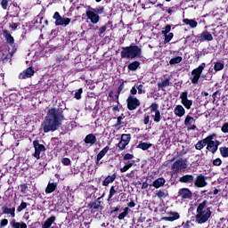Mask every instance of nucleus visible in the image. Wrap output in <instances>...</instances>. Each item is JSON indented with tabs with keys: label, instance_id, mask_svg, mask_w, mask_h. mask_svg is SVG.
<instances>
[{
	"label": "nucleus",
	"instance_id": "f03ea898",
	"mask_svg": "<svg viewBox=\"0 0 228 228\" xmlns=\"http://www.w3.org/2000/svg\"><path fill=\"white\" fill-rule=\"evenodd\" d=\"M211 218V209L208 208V201L204 200L197 208V224H206Z\"/></svg>",
	"mask_w": 228,
	"mask_h": 228
},
{
	"label": "nucleus",
	"instance_id": "4d7b16f0",
	"mask_svg": "<svg viewBox=\"0 0 228 228\" xmlns=\"http://www.w3.org/2000/svg\"><path fill=\"white\" fill-rule=\"evenodd\" d=\"M133 158H134V157L133 156V154H129V153H127V154H126V155L124 156L125 161H127V160H129V159H133Z\"/></svg>",
	"mask_w": 228,
	"mask_h": 228
},
{
	"label": "nucleus",
	"instance_id": "72a5a7b5",
	"mask_svg": "<svg viewBox=\"0 0 228 228\" xmlns=\"http://www.w3.org/2000/svg\"><path fill=\"white\" fill-rule=\"evenodd\" d=\"M127 215H129V208H125L124 211L118 215V220H124Z\"/></svg>",
	"mask_w": 228,
	"mask_h": 228
},
{
	"label": "nucleus",
	"instance_id": "ddd939ff",
	"mask_svg": "<svg viewBox=\"0 0 228 228\" xmlns=\"http://www.w3.org/2000/svg\"><path fill=\"white\" fill-rule=\"evenodd\" d=\"M194 185L197 188H206L208 186V182H206V176L204 175H200L196 177Z\"/></svg>",
	"mask_w": 228,
	"mask_h": 228
},
{
	"label": "nucleus",
	"instance_id": "39448f33",
	"mask_svg": "<svg viewBox=\"0 0 228 228\" xmlns=\"http://www.w3.org/2000/svg\"><path fill=\"white\" fill-rule=\"evenodd\" d=\"M205 68L206 63H201L198 68L191 71L192 77H191V80L192 85H197L199 83V79H200V76H202V72L204 71Z\"/></svg>",
	"mask_w": 228,
	"mask_h": 228
},
{
	"label": "nucleus",
	"instance_id": "aec40b11",
	"mask_svg": "<svg viewBox=\"0 0 228 228\" xmlns=\"http://www.w3.org/2000/svg\"><path fill=\"white\" fill-rule=\"evenodd\" d=\"M108 151H110V146H106L98 153L96 159V165H99V161H101L102 158L106 156V154H108Z\"/></svg>",
	"mask_w": 228,
	"mask_h": 228
},
{
	"label": "nucleus",
	"instance_id": "c9c22d12",
	"mask_svg": "<svg viewBox=\"0 0 228 228\" xmlns=\"http://www.w3.org/2000/svg\"><path fill=\"white\" fill-rule=\"evenodd\" d=\"M167 86H170V79L168 78L158 84L159 88H167Z\"/></svg>",
	"mask_w": 228,
	"mask_h": 228
},
{
	"label": "nucleus",
	"instance_id": "58836bf2",
	"mask_svg": "<svg viewBox=\"0 0 228 228\" xmlns=\"http://www.w3.org/2000/svg\"><path fill=\"white\" fill-rule=\"evenodd\" d=\"M214 70H216V72H219V70H224V63L223 62H216L214 65Z\"/></svg>",
	"mask_w": 228,
	"mask_h": 228
},
{
	"label": "nucleus",
	"instance_id": "7ed1b4c3",
	"mask_svg": "<svg viewBox=\"0 0 228 228\" xmlns=\"http://www.w3.org/2000/svg\"><path fill=\"white\" fill-rule=\"evenodd\" d=\"M121 58L126 60H134V58H142V48L138 45H130L122 48Z\"/></svg>",
	"mask_w": 228,
	"mask_h": 228
},
{
	"label": "nucleus",
	"instance_id": "0e129e2a",
	"mask_svg": "<svg viewBox=\"0 0 228 228\" xmlns=\"http://www.w3.org/2000/svg\"><path fill=\"white\" fill-rule=\"evenodd\" d=\"M151 120V117L148 115L144 117L143 122L145 125L149 124V121Z\"/></svg>",
	"mask_w": 228,
	"mask_h": 228
},
{
	"label": "nucleus",
	"instance_id": "774afa93",
	"mask_svg": "<svg viewBox=\"0 0 228 228\" xmlns=\"http://www.w3.org/2000/svg\"><path fill=\"white\" fill-rule=\"evenodd\" d=\"M134 206H136V204L134 203V201H130L128 203V208H134Z\"/></svg>",
	"mask_w": 228,
	"mask_h": 228
},
{
	"label": "nucleus",
	"instance_id": "f704fd0d",
	"mask_svg": "<svg viewBox=\"0 0 228 228\" xmlns=\"http://www.w3.org/2000/svg\"><path fill=\"white\" fill-rule=\"evenodd\" d=\"M156 195L159 199H167V197H168V192L167 191L160 190V191H158Z\"/></svg>",
	"mask_w": 228,
	"mask_h": 228
},
{
	"label": "nucleus",
	"instance_id": "4c0bfd02",
	"mask_svg": "<svg viewBox=\"0 0 228 228\" xmlns=\"http://www.w3.org/2000/svg\"><path fill=\"white\" fill-rule=\"evenodd\" d=\"M140 67V62L135 61L128 65L129 70H136Z\"/></svg>",
	"mask_w": 228,
	"mask_h": 228
},
{
	"label": "nucleus",
	"instance_id": "2f4dec72",
	"mask_svg": "<svg viewBox=\"0 0 228 228\" xmlns=\"http://www.w3.org/2000/svg\"><path fill=\"white\" fill-rule=\"evenodd\" d=\"M56 183H49L46 189H45V193H53V191H54V190H56Z\"/></svg>",
	"mask_w": 228,
	"mask_h": 228
},
{
	"label": "nucleus",
	"instance_id": "9d476101",
	"mask_svg": "<svg viewBox=\"0 0 228 228\" xmlns=\"http://www.w3.org/2000/svg\"><path fill=\"white\" fill-rule=\"evenodd\" d=\"M86 17L92 22V24H97L99 22L101 17L97 12H95V9H89L86 11Z\"/></svg>",
	"mask_w": 228,
	"mask_h": 228
},
{
	"label": "nucleus",
	"instance_id": "8fccbe9b",
	"mask_svg": "<svg viewBox=\"0 0 228 228\" xmlns=\"http://www.w3.org/2000/svg\"><path fill=\"white\" fill-rule=\"evenodd\" d=\"M61 163L64 164L65 167H69V165H70V159L64 158V159H62Z\"/></svg>",
	"mask_w": 228,
	"mask_h": 228
},
{
	"label": "nucleus",
	"instance_id": "a878e982",
	"mask_svg": "<svg viewBox=\"0 0 228 228\" xmlns=\"http://www.w3.org/2000/svg\"><path fill=\"white\" fill-rule=\"evenodd\" d=\"M184 24L187 26H190V28H197L199 26V23L195 20H190V19H183Z\"/></svg>",
	"mask_w": 228,
	"mask_h": 228
},
{
	"label": "nucleus",
	"instance_id": "bb28decb",
	"mask_svg": "<svg viewBox=\"0 0 228 228\" xmlns=\"http://www.w3.org/2000/svg\"><path fill=\"white\" fill-rule=\"evenodd\" d=\"M11 225L12 228H28V224H26V223H18L15 220L11 222Z\"/></svg>",
	"mask_w": 228,
	"mask_h": 228
},
{
	"label": "nucleus",
	"instance_id": "423d86ee",
	"mask_svg": "<svg viewBox=\"0 0 228 228\" xmlns=\"http://www.w3.org/2000/svg\"><path fill=\"white\" fill-rule=\"evenodd\" d=\"M186 168H188V164H186V161L183 160V159L176 160L172 165V170L175 174H177L178 172H181L183 170H186Z\"/></svg>",
	"mask_w": 228,
	"mask_h": 228
},
{
	"label": "nucleus",
	"instance_id": "bf43d9fd",
	"mask_svg": "<svg viewBox=\"0 0 228 228\" xmlns=\"http://www.w3.org/2000/svg\"><path fill=\"white\" fill-rule=\"evenodd\" d=\"M19 27V23H11L10 24V28L11 29H12V31H15V29H17V28Z\"/></svg>",
	"mask_w": 228,
	"mask_h": 228
},
{
	"label": "nucleus",
	"instance_id": "13d9d810",
	"mask_svg": "<svg viewBox=\"0 0 228 228\" xmlns=\"http://www.w3.org/2000/svg\"><path fill=\"white\" fill-rule=\"evenodd\" d=\"M139 95H142L143 94V85H139L137 87Z\"/></svg>",
	"mask_w": 228,
	"mask_h": 228
},
{
	"label": "nucleus",
	"instance_id": "338daca9",
	"mask_svg": "<svg viewBox=\"0 0 228 228\" xmlns=\"http://www.w3.org/2000/svg\"><path fill=\"white\" fill-rule=\"evenodd\" d=\"M149 188V183L147 182H143L142 185V190H147Z\"/></svg>",
	"mask_w": 228,
	"mask_h": 228
},
{
	"label": "nucleus",
	"instance_id": "393cba45",
	"mask_svg": "<svg viewBox=\"0 0 228 228\" xmlns=\"http://www.w3.org/2000/svg\"><path fill=\"white\" fill-rule=\"evenodd\" d=\"M56 220V216H51L48 218L43 224L42 228H51L54 221Z\"/></svg>",
	"mask_w": 228,
	"mask_h": 228
},
{
	"label": "nucleus",
	"instance_id": "09e8293b",
	"mask_svg": "<svg viewBox=\"0 0 228 228\" xmlns=\"http://www.w3.org/2000/svg\"><path fill=\"white\" fill-rule=\"evenodd\" d=\"M213 165H214V167H220V165H222V159H214Z\"/></svg>",
	"mask_w": 228,
	"mask_h": 228
},
{
	"label": "nucleus",
	"instance_id": "603ef678",
	"mask_svg": "<svg viewBox=\"0 0 228 228\" xmlns=\"http://www.w3.org/2000/svg\"><path fill=\"white\" fill-rule=\"evenodd\" d=\"M130 94L131 95H136V94H138V89L135 86L132 87V89L130 90Z\"/></svg>",
	"mask_w": 228,
	"mask_h": 228
},
{
	"label": "nucleus",
	"instance_id": "864d4df0",
	"mask_svg": "<svg viewBox=\"0 0 228 228\" xmlns=\"http://www.w3.org/2000/svg\"><path fill=\"white\" fill-rule=\"evenodd\" d=\"M223 133H228V123H224L221 128Z\"/></svg>",
	"mask_w": 228,
	"mask_h": 228
},
{
	"label": "nucleus",
	"instance_id": "20e7f679",
	"mask_svg": "<svg viewBox=\"0 0 228 228\" xmlns=\"http://www.w3.org/2000/svg\"><path fill=\"white\" fill-rule=\"evenodd\" d=\"M215 138H216V134H213L211 135H208V137H206V141L207 142V149L209 152H212V154H215V152H216L218 151V146L220 145V141H213L215 140Z\"/></svg>",
	"mask_w": 228,
	"mask_h": 228
},
{
	"label": "nucleus",
	"instance_id": "7c9ffc66",
	"mask_svg": "<svg viewBox=\"0 0 228 228\" xmlns=\"http://www.w3.org/2000/svg\"><path fill=\"white\" fill-rule=\"evenodd\" d=\"M133 165H134V161L127 162L123 167L120 168V173L124 174V173L127 172V170H129V168H131V167H133Z\"/></svg>",
	"mask_w": 228,
	"mask_h": 228
},
{
	"label": "nucleus",
	"instance_id": "c85d7f7f",
	"mask_svg": "<svg viewBox=\"0 0 228 228\" xmlns=\"http://www.w3.org/2000/svg\"><path fill=\"white\" fill-rule=\"evenodd\" d=\"M152 147V143L149 142H140L137 145V149H142V151H148V149H151Z\"/></svg>",
	"mask_w": 228,
	"mask_h": 228
},
{
	"label": "nucleus",
	"instance_id": "a19ab883",
	"mask_svg": "<svg viewBox=\"0 0 228 228\" xmlns=\"http://www.w3.org/2000/svg\"><path fill=\"white\" fill-rule=\"evenodd\" d=\"M219 151L223 158H228V147H221Z\"/></svg>",
	"mask_w": 228,
	"mask_h": 228
},
{
	"label": "nucleus",
	"instance_id": "c756f323",
	"mask_svg": "<svg viewBox=\"0 0 228 228\" xmlns=\"http://www.w3.org/2000/svg\"><path fill=\"white\" fill-rule=\"evenodd\" d=\"M207 145V141L206 138L199 141L196 145H195V149H197V151H202V149H204V147H206Z\"/></svg>",
	"mask_w": 228,
	"mask_h": 228
},
{
	"label": "nucleus",
	"instance_id": "680f3d73",
	"mask_svg": "<svg viewBox=\"0 0 228 228\" xmlns=\"http://www.w3.org/2000/svg\"><path fill=\"white\" fill-rule=\"evenodd\" d=\"M183 228H191V222L187 221L185 224H183Z\"/></svg>",
	"mask_w": 228,
	"mask_h": 228
},
{
	"label": "nucleus",
	"instance_id": "0eeeda50",
	"mask_svg": "<svg viewBox=\"0 0 228 228\" xmlns=\"http://www.w3.org/2000/svg\"><path fill=\"white\" fill-rule=\"evenodd\" d=\"M53 19L55 20V26H69L70 24V18H63L58 12L53 14Z\"/></svg>",
	"mask_w": 228,
	"mask_h": 228
},
{
	"label": "nucleus",
	"instance_id": "49530a36",
	"mask_svg": "<svg viewBox=\"0 0 228 228\" xmlns=\"http://www.w3.org/2000/svg\"><path fill=\"white\" fill-rule=\"evenodd\" d=\"M81 94H83L82 88L78 89L77 92L75 93V99H77V101H79V99H81Z\"/></svg>",
	"mask_w": 228,
	"mask_h": 228
},
{
	"label": "nucleus",
	"instance_id": "412c9836",
	"mask_svg": "<svg viewBox=\"0 0 228 228\" xmlns=\"http://www.w3.org/2000/svg\"><path fill=\"white\" fill-rule=\"evenodd\" d=\"M2 211L4 215H10L12 218H15V208L3 207Z\"/></svg>",
	"mask_w": 228,
	"mask_h": 228
},
{
	"label": "nucleus",
	"instance_id": "1a4fd4ad",
	"mask_svg": "<svg viewBox=\"0 0 228 228\" xmlns=\"http://www.w3.org/2000/svg\"><path fill=\"white\" fill-rule=\"evenodd\" d=\"M126 102L127 108L128 110H130V111L136 110V108L140 106V100H138V98L133 96L132 94L128 96V98L126 99Z\"/></svg>",
	"mask_w": 228,
	"mask_h": 228
},
{
	"label": "nucleus",
	"instance_id": "6ab92c4d",
	"mask_svg": "<svg viewBox=\"0 0 228 228\" xmlns=\"http://www.w3.org/2000/svg\"><path fill=\"white\" fill-rule=\"evenodd\" d=\"M179 218H181V216L179 215V213L169 212L168 216L165 217L164 220H166V222H174L175 220H179Z\"/></svg>",
	"mask_w": 228,
	"mask_h": 228
},
{
	"label": "nucleus",
	"instance_id": "cd10ccee",
	"mask_svg": "<svg viewBox=\"0 0 228 228\" xmlns=\"http://www.w3.org/2000/svg\"><path fill=\"white\" fill-rule=\"evenodd\" d=\"M193 175H185L180 178V183H193Z\"/></svg>",
	"mask_w": 228,
	"mask_h": 228
},
{
	"label": "nucleus",
	"instance_id": "9b49d317",
	"mask_svg": "<svg viewBox=\"0 0 228 228\" xmlns=\"http://www.w3.org/2000/svg\"><path fill=\"white\" fill-rule=\"evenodd\" d=\"M130 142H131V134H122L121 140L118 144V149H120V151H124V149H126V146L129 145Z\"/></svg>",
	"mask_w": 228,
	"mask_h": 228
},
{
	"label": "nucleus",
	"instance_id": "e433bc0d",
	"mask_svg": "<svg viewBox=\"0 0 228 228\" xmlns=\"http://www.w3.org/2000/svg\"><path fill=\"white\" fill-rule=\"evenodd\" d=\"M195 122V118L191 116H186L185 120H184V125L185 126H191Z\"/></svg>",
	"mask_w": 228,
	"mask_h": 228
},
{
	"label": "nucleus",
	"instance_id": "b1692460",
	"mask_svg": "<svg viewBox=\"0 0 228 228\" xmlns=\"http://www.w3.org/2000/svg\"><path fill=\"white\" fill-rule=\"evenodd\" d=\"M165 178L163 177H160V178H158L157 180H155L151 186H153L154 188H161V186H165Z\"/></svg>",
	"mask_w": 228,
	"mask_h": 228
},
{
	"label": "nucleus",
	"instance_id": "de8ad7c7",
	"mask_svg": "<svg viewBox=\"0 0 228 228\" xmlns=\"http://www.w3.org/2000/svg\"><path fill=\"white\" fill-rule=\"evenodd\" d=\"M8 225V219H2L0 222V228H4Z\"/></svg>",
	"mask_w": 228,
	"mask_h": 228
},
{
	"label": "nucleus",
	"instance_id": "69168bd1",
	"mask_svg": "<svg viewBox=\"0 0 228 228\" xmlns=\"http://www.w3.org/2000/svg\"><path fill=\"white\" fill-rule=\"evenodd\" d=\"M122 90H124V84H121V85L118 86V95H120V92H122Z\"/></svg>",
	"mask_w": 228,
	"mask_h": 228
},
{
	"label": "nucleus",
	"instance_id": "f3484780",
	"mask_svg": "<svg viewBox=\"0 0 228 228\" xmlns=\"http://www.w3.org/2000/svg\"><path fill=\"white\" fill-rule=\"evenodd\" d=\"M84 142L86 145H94V143H97V137L94 134H89L86 136Z\"/></svg>",
	"mask_w": 228,
	"mask_h": 228
},
{
	"label": "nucleus",
	"instance_id": "dca6fc26",
	"mask_svg": "<svg viewBox=\"0 0 228 228\" xmlns=\"http://www.w3.org/2000/svg\"><path fill=\"white\" fill-rule=\"evenodd\" d=\"M174 113L175 117H179L181 118L186 114V110H184V107H183V105H176L174 109Z\"/></svg>",
	"mask_w": 228,
	"mask_h": 228
},
{
	"label": "nucleus",
	"instance_id": "6e6552de",
	"mask_svg": "<svg viewBox=\"0 0 228 228\" xmlns=\"http://www.w3.org/2000/svg\"><path fill=\"white\" fill-rule=\"evenodd\" d=\"M181 104L186 108V110H191L193 106V101L188 99V92L184 91L180 94Z\"/></svg>",
	"mask_w": 228,
	"mask_h": 228
},
{
	"label": "nucleus",
	"instance_id": "f257e3e1",
	"mask_svg": "<svg viewBox=\"0 0 228 228\" xmlns=\"http://www.w3.org/2000/svg\"><path fill=\"white\" fill-rule=\"evenodd\" d=\"M63 120H65L63 110L52 108L48 110L47 114L41 124V127L44 133H54V131H58L60 126L63 124Z\"/></svg>",
	"mask_w": 228,
	"mask_h": 228
},
{
	"label": "nucleus",
	"instance_id": "6e6d98bb",
	"mask_svg": "<svg viewBox=\"0 0 228 228\" xmlns=\"http://www.w3.org/2000/svg\"><path fill=\"white\" fill-rule=\"evenodd\" d=\"M135 175H136V170H132L130 173L126 175V177H130L131 179H133V177H134Z\"/></svg>",
	"mask_w": 228,
	"mask_h": 228
},
{
	"label": "nucleus",
	"instance_id": "37998d69",
	"mask_svg": "<svg viewBox=\"0 0 228 228\" xmlns=\"http://www.w3.org/2000/svg\"><path fill=\"white\" fill-rule=\"evenodd\" d=\"M165 39H164V44H168V42H170V40H172L174 38V33H168L164 35Z\"/></svg>",
	"mask_w": 228,
	"mask_h": 228
},
{
	"label": "nucleus",
	"instance_id": "c03bdc74",
	"mask_svg": "<svg viewBox=\"0 0 228 228\" xmlns=\"http://www.w3.org/2000/svg\"><path fill=\"white\" fill-rule=\"evenodd\" d=\"M28 208V203L26 202H21L20 205L18 207L17 211L20 213V211H24Z\"/></svg>",
	"mask_w": 228,
	"mask_h": 228
},
{
	"label": "nucleus",
	"instance_id": "4468645a",
	"mask_svg": "<svg viewBox=\"0 0 228 228\" xmlns=\"http://www.w3.org/2000/svg\"><path fill=\"white\" fill-rule=\"evenodd\" d=\"M200 42H211L213 40V35L211 32L205 30L200 36Z\"/></svg>",
	"mask_w": 228,
	"mask_h": 228
},
{
	"label": "nucleus",
	"instance_id": "5fc2aeb1",
	"mask_svg": "<svg viewBox=\"0 0 228 228\" xmlns=\"http://www.w3.org/2000/svg\"><path fill=\"white\" fill-rule=\"evenodd\" d=\"M1 5L4 8V10H6V8H8V0H2Z\"/></svg>",
	"mask_w": 228,
	"mask_h": 228
},
{
	"label": "nucleus",
	"instance_id": "473e14b6",
	"mask_svg": "<svg viewBox=\"0 0 228 228\" xmlns=\"http://www.w3.org/2000/svg\"><path fill=\"white\" fill-rule=\"evenodd\" d=\"M183 61V57L177 56L169 61L170 65H177V63H181Z\"/></svg>",
	"mask_w": 228,
	"mask_h": 228
},
{
	"label": "nucleus",
	"instance_id": "a211bd4d",
	"mask_svg": "<svg viewBox=\"0 0 228 228\" xmlns=\"http://www.w3.org/2000/svg\"><path fill=\"white\" fill-rule=\"evenodd\" d=\"M179 196L182 199H191V191L188 188H182L179 190Z\"/></svg>",
	"mask_w": 228,
	"mask_h": 228
},
{
	"label": "nucleus",
	"instance_id": "e2e57ef3",
	"mask_svg": "<svg viewBox=\"0 0 228 228\" xmlns=\"http://www.w3.org/2000/svg\"><path fill=\"white\" fill-rule=\"evenodd\" d=\"M94 12H95V13H97V15H99L104 12V8L102 7L100 9L99 8L94 9Z\"/></svg>",
	"mask_w": 228,
	"mask_h": 228
},
{
	"label": "nucleus",
	"instance_id": "3c124183",
	"mask_svg": "<svg viewBox=\"0 0 228 228\" xmlns=\"http://www.w3.org/2000/svg\"><path fill=\"white\" fill-rule=\"evenodd\" d=\"M151 110L154 113L156 111H159L158 110V104L157 103H152L151 106Z\"/></svg>",
	"mask_w": 228,
	"mask_h": 228
},
{
	"label": "nucleus",
	"instance_id": "79ce46f5",
	"mask_svg": "<svg viewBox=\"0 0 228 228\" xmlns=\"http://www.w3.org/2000/svg\"><path fill=\"white\" fill-rule=\"evenodd\" d=\"M155 115H152L154 122H161V112L159 110L154 112Z\"/></svg>",
	"mask_w": 228,
	"mask_h": 228
},
{
	"label": "nucleus",
	"instance_id": "ea45409f",
	"mask_svg": "<svg viewBox=\"0 0 228 228\" xmlns=\"http://www.w3.org/2000/svg\"><path fill=\"white\" fill-rule=\"evenodd\" d=\"M117 194V189L115 188V186H111L110 190V193H109V198L108 200H111V199H113V197Z\"/></svg>",
	"mask_w": 228,
	"mask_h": 228
},
{
	"label": "nucleus",
	"instance_id": "052dcab7",
	"mask_svg": "<svg viewBox=\"0 0 228 228\" xmlns=\"http://www.w3.org/2000/svg\"><path fill=\"white\" fill-rule=\"evenodd\" d=\"M104 31H106V26H103L100 28L99 37H102V35H104Z\"/></svg>",
	"mask_w": 228,
	"mask_h": 228
},
{
	"label": "nucleus",
	"instance_id": "2eb2a0df",
	"mask_svg": "<svg viewBox=\"0 0 228 228\" xmlns=\"http://www.w3.org/2000/svg\"><path fill=\"white\" fill-rule=\"evenodd\" d=\"M35 70H33V68H28L25 71L21 72L19 76L20 79H28V77H31L34 76Z\"/></svg>",
	"mask_w": 228,
	"mask_h": 228
},
{
	"label": "nucleus",
	"instance_id": "f8f14e48",
	"mask_svg": "<svg viewBox=\"0 0 228 228\" xmlns=\"http://www.w3.org/2000/svg\"><path fill=\"white\" fill-rule=\"evenodd\" d=\"M33 145L35 149L34 158H36V159H40V152H44L45 151V146H44V144H40L38 141H34Z\"/></svg>",
	"mask_w": 228,
	"mask_h": 228
},
{
	"label": "nucleus",
	"instance_id": "4be33fe9",
	"mask_svg": "<svg viewBox=\"0 0 228 228\" xmlns=\"http://www.w3.org/2000/svg\"><path fill=\"white\" fill-rule=\"evenodd\" d=\"M3 35L4 38L6 39L7 44H10L11 45H13L15 39L13 37H12V34L8 32V30H4Z\"/></svg>",
	"mask_w": 228,
	"mask_h": 228
},
{
	"label": "nucleus",
	"instance_id": "a18cd8bd",
	"mask_svg": "<svg viewBox=\"0 0 228 228\" xmlns=\"http://www.w3.org/2000/svg\"><path fill=\"white\" fill-rule=\"evenodd\" d=\"M172 29V27L170 25H167L164 28V30L161 31L162 35H167L168 33H170Z\"/></svg>",
	"mask_w": 228,
	"mask_h": 228
},
{
	"label": "nucleus",
	"instance_id": "5701e85b",
	"mask_svg": "<svg viewBox=\"0 0 228 228\" xmlns=\"http://www.w3.org/2000/svg\"><path fill=\"white\" fill-rule=\"evenodd\" d=\"M115 179H117V175L114 174L111 175H108L102 182V186H109L110 184H111V183L115 181Z\"/></svg>",
	"mask_w": 228,
	"mask_h": 228
}]
</instances>
